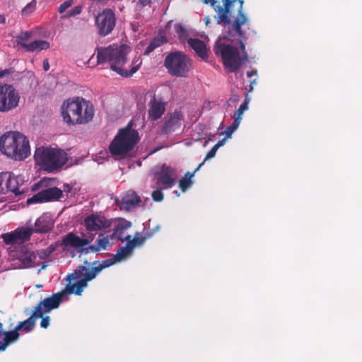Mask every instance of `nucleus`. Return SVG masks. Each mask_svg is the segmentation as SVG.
<instances>
[{
  "instance_id": "f257e3e1",
  "label": "nucleus",
  "mask_w": 362,
  "mask_h": 362,
  "mask_svg": "<svg viewBox=\"0 0 362 362\" xmlns=\"http://www.w3.org/2000/svg\"><path fill=\"white\" fill-rule=\"evenodd\" d=\"M129 47L124 44L110 45L105 47L97 48V62L98 64L108 63L110 69L119 75L127 78L132 76L139 69V64L132 66L129 71L122 68L127 63Z\"/></svg>"
},
{
  "instance_id": "f03ea898",
  "label": "nucleus",
  "mask_w": 362,
  "mask_h": 362,
  "mask_svg": "<svg viewBox=\"0 0 362 362\" xmlns=\"http://www.w3.org/2000/svg\"><path fill=\"white\" fill-rule=\"evenodd\" d=\"M95 114L93 104L83 98L66 100L62 106L64 121L69 124H83L91 121Z\"/></svg>"
},
{
  "instance_id": "7ed1b4c3",
  "label": "nucleus",
  "mask_w": 362,
  "mask_h": 362,
  "mask_svg": "<svg viewBox=\"0 0 362 362\" xmlns=\"http://www.w3.org/2000/svg\"><path fill=\"white\" fill-rule=\"evenodd\" d=\"M244 0H238V7L237 8V16L232 21L230 19L231 14H228V21L217 23L218 24L224 25V36L223 38L228 40H238L241 54H247L245 50V46L243 40H246V29H250V21L246 15L243 13Z\"/></svg>"
},
{
  "instance_id": "20e7f679",
  "label": "nucleus",
  "mask_w": 362,
  "mask_h": 362,
  "mask_svg": "<svg viewBox=\"0 0 362 362\" xmlns=\"http://www.w3.org/2000/svg\"><path fill=\"white\" fill-rule=\"evenodd\" d=\"M0 150L16 160H25L30 155L28 139L18 132H9L1 136Z\"/></svg>"
},
{
  "instance_id": "39448f33",
  "label": "nucleus",
  "mask_w": 362,
  "mask_h": 362,
  "mask_svg": "<svg viewBox=\"0 0 362 362\" xmlns=\"http://www.w3.org/2000/svg\"><path fill=\"white\" fill-rule=\"evenodd\" d=\"M34 158L37 165L49 173L62 168L68 160L67 153L64 150L51 146L37 148Z\"/></svg>"
},
{
  "instance_id": "423d86ee",
  "label": "nucleus",
  "mask_w": 362,
  "mask_h": 362,
  "mask_svg": "<svg viewBox=\"0 0 362 362\" xmlns=\"http://www.w3.org/2000/svg\"><path fill=\"white\" fill-rule=\"evenodd\" d=\"M214 51L216 56L221 57L224 67L230 72L239 70L248 59L247 54L240 55L237 48L225 43L221 38L216 42Z\"/></svg>"
},
{
  "instance_id": "0eeeda50",
  "label": "nucleus",
  "mask_w": 362,
  "mask_h": 362,
  "mask_svg": "<svg viewBox=\"0 0 362 362\" xmlns=\"http://www.w3.org/2000/svg\"><path fill=\"white\" fill-rule=\"evenodd\" d=\"M139 141L137 131L132 128L130 123L119 130L109 146V151L115 156H124L131 151Z\"/></svg>"
},
{
  "instance_id": "6e6552de",
  "label": "nucleus",
  "mask_w": 362,
  "mask_h": 362,
  "mask_svg": "<svg viewBox=\"0 0 362 362\" xmlns=\"http://www.w3.org/2000/svg\"><path fill=\"white\" fill-rule=\"evenodd\" d=\"M50 181L49 178H43L32 186L31 191L37 192L27 199L28 205L55 202L62 197L63 190L49 187Z\"/></svg>"
},
{
  "instance_id": "1a4fd4ad",
  "label": "nucleus",
  "mask_w": 362,
  "mask_h": 362,
  "mask_svg": "<svg viewBox=\"0 0 362 362\" xmlns=\"http://www.w3.org/2000/svg\"><path fill=\"white\" fill-rule=\"evenodd\" d=\"M164 66L168 73L176 77H186L191 69V59L185 53L171 52L165 57Z\"/></svg>"
},
{
  "instance_id": "9d476101",
  "label": "nucleus",
  "mask_w": 362,
  "mask_h": 362,
  "mask_svg": "<svg viewBox=\"0 0 362 362\" xmlns=\"http://www.w3.org/2000/svg\"><path fill=\"white\" fill-rule=\"evenodd\" d=\"M108 264L110 263H105L103 260L102 262L94 261L92 263L86 260L83 265L78 266L74 273L67 276L66 279L71 282V280L78 278L86 281V283L88 284V281L94 279L102 270L107 268Z\"/></svg>"
},
{
  "instance_id": "9b49d317",
  "label": "nucleus",
  "mask_w": 362,
  "mask_h": 362,
  "mask_svg": "<svg viewBox=\"0 0 362 362\" xmlns=\"http://www.w3.org/2000/svg\"><path fill=\"white\" fill-rule=\"evenodd\" d=\"M20 95L13 85L0 83V112H8L16 108Z\"/></svg>"
},
{
  "instance_id": "f8f14e48",
  "label": "nucleus",
  "mask_w": 362,
  "mask_h": 362,
  "mask_svg": "<svg viewBox=\"0 0 362 362\" xmlns=\"http://www.w3.org/2000/svg\"><path fill=\"white\" fill-rule=\"evenodd\" d=\"M117 18L112 9L105 8L95 17V25L100 37L110 35L116 26Z\"/></svg>"
},
{
  "instance_id": "ddd939ff",
  "label": "nucleus",
  "mask_w": 362,
  "mask_h": 362,
  "mask_svg": "<svg viewBox=\"0 0 362 362\" xmlns=\"http://www.w3.org/2000/svg\"><path fill=\"white\" fill-rule=\"evenodd\" d=\"M156 184L162 189L172 188L177 179V170L175 168L163 164L159 171L156 173Z\"/></svg>"
},
{
  "instance_id": "4468645a",
  "label": "nucleus",
  "mask_w": 362,
  "mask_h": 362,
  "mask_svg": "<svg viewBox=\"0 0 362 362\" xmlns=\"http://www.w3.org/2000/svg\"><path fill=\"white\" fill-rule=\"evenodd\" d=\"M182 119L183 115L180 111L175 110L173 112L167 113L161 121L160 134L168 135L179 129Z\"/></svg>"
},
{
  "instance_id": "2eb2a0df",
  "label": "nucleus",
  "mask_w": 362,
  "mask_h": 362,
  "mask_svg": "<svg viewBox=\"0 0 362 362\" xmlns=\"http://www.w3.org/2000/svg\"><path fill=\"white\" fill-rule=\"evenodd\" d=\"M64 295V292H59L40 301L33 310L35 312V315H37L39 317H42V315L45 313H47L51 310L59 308L62 302Z\"/></svg>"
},
{
  "instance_id": "dca6fc26",
  "label": "nucleus",
  "mask_w": 362,
  "mask_h": 362,
  "mask_svg": "<svg viewBox=\"0 0 362 362\" xmlns=\"http://www.w3.org/2000/svg\"><path fill=\"white\" fill-rule=\"evenodd\" d=\"M205 4L210 3L211 6L214 8L216 14L214 16V18L217 23L223 21H228V14H231L233 11L232 7L235 3H238V0H222L223 4L220 5V3L216 0H204Z\"/></svg>"
},
{
  "instance_id": "f3484780",
  "label": "nucleus",
  "mask_w": 362,
  "mask_h": 362,
  "mask_svg": "<svg viewBox=\"0 0 362 362\" xmlns=\"http://www.w3.org/2000/svg\"><path fill=\"white\" fill-rule=\"evenodd\" d=\"M33 233V228L21 227L3 234L2 238L6 245L21 244L29 240Z\"/></svg>"
},
{
  "instance_id": "a211bd4d",
  "label": "nucleus",
  "mask_w": 362,
  "mask_h": 362,
  "mask_svg": "<svg viewBox=\"0 0 362 362\" xmlns=\"http://www.w3.org/2000/svg\"><path fill=\"white\" fill-rule=\"evenodd\" d=\"M112 222L104 216L98 214H92L84 218V226L88 231H98L108 228Z\"/></svg>"
},
{
  "instance_id": "6ab92c4d",
  "label": "nucleus",
  "mask_w": 362,
  "mask_h": 362,
  "mask_svg": "<svg viewBox=\"0 0 362 362\" xmlns=\"http://www.w3.org/2000/svg\"><path fill=\"white\" fill-rule=\"evenodd\" d=\"M24 177L23 175H15L12 172L8 173L7 193L12 192L16 196L22 195L28 189L24 187Z\"/></svg>"
},
{
  "instance_id": "aec40b11",
  "label": "nucleus",
  "mask_w": 362,
  "mask_h": 362,
  "mask_svg": "<svg viewBox=\"0 0 362 362\" xmlns=\"http://www.w3.org/2000/svg\"><path fill=\"white\" fill-rule=\"evenodd\" d=\"M148 107V116L151 121H156L161 118L165 111V103L161 98H158L155 94H153Z\"/></svg>"
},
{
  "instance_id": "412c9836",
  "label": "nucleus",
  "mask_w": 362,
  "mask_h": 362,
  "mask_svg": "<svg viewBox=\"0 0 362 362\" xmlns=\"http://www.w3.org/2000/svg\"><path fill=\"white\" fill-rule=\"evenodd\" d=\"M89 243L88 239L80 238L73 232H70L62 238L60 242V246L64 247V250L67 247L81 248L83 250V247L89 245Z\"/></svg>"
},
{
  "instance_id": "4be33fe9",
  "label": "nucleus",
  "mask_w": 362,
  "mask_h": 362,
  "mask_svg": "<svg viewBox=\"0 0 362 362\" xmlns=\"http://www.w3.org/2000/svg\"><path fill=\"white\" fill-rule=\"evenodd\" d=\"M132 251L133 248L127 242V245L125 247H119L115 255H111V258L104 259L103 261L105 263H110V264H108L109 267L113 265L115 263L121 262L122 260L124 259L127 257L132 254Z\"/></svg>"
},
{
  "instance_id": "5701e85b",
  "label": "nucleus",
  "mask_w": 362,
  "mask_h": 362,
  "mask_svg": "<svg viewBox=\"0 0 362 362\" xmlns=\"http://www.w3.org/2000/svg\"><path fill=\"white\" fill-rule=\"evenodd\" d=\"M112 240V236L110 235H105L103 233H100L98 238L96 240V245H90L88 248L86 249V253H88L90 251L92 252H98L101 250H106L110 246V240Z\"/></svg>"
},
{
  "instance_id": "b1692460",
  "label": "nucleus",
  "mask_w": 362,
  "mask_h": 362,
  "mask_svg": "<svg viewBox=\"0 0 362 362\" xmlns=\"http://www.w3.org/2000/svg\"><path fill=\"white\" fill-rule=\"evenodd\" d=\"M139 202H141V199L136 194L131 197H124L121 200L117 199L115 200V204L120 208V209L125 210L127 211L136 206Z\"/></svg>"
},
{
  "instance_id": "393cba45",
  "label": "nucleus",
  "mask_w": 362,
  "mask_h": 362,
  "mask_svg": "<svg viewBox=\"0 0 362 362\" xmlns=\"http://www.w3.org/2000/svg\"><path fill=\"white\" fill-rule=\"evenodd\" d=\"M37 255L34 252L29 251L26 248L23 249V252L19 254L18 259L24 268L35 267L38 265L35 262Z\"/></svg>"
},
{
  "instance_id": "a878e982",
  "label": "nucleus",
  "mask_w": 362,
  "mask_h": 362,
  "mask_svg": "<svg viewBox=\"0 0 362 362\" xmlns=\"http://www.w3.org/2000/svg\"><path fill=\"white\" fill-rule=\"evenodd\" d=\"M132 222L126 219H121L118 223L115 226L113 229V233L110 234L112 239L117 238L121 241L126 240V236H124V231L132 227Z\"/></svg>"
},
{
  "instance_id": "bb28decb",
  "label": "nucleus",
  "mask_w": 362,
  "mask_h": 362,
  "mask_svg": "<svg viewBox=\"0 0 362 362\" xmlns=\"http://www.w3.org/2000/svg\"><path fill=\"white\" fill-rule=\"evenodd\" d=\"M52 227L50 218L46 215H42L36 220L33 230L34 233H45L51 230Z\"/></svg>"
},
{
  "instance_id": "cd10ccee",
  "label": "nucleus",
  "mask_w": 362,
  "mask_h": 362,
  "mask_svg": "<svg viewBox=\"0 0 362 362\" xmlns=\"http://www.w3.org/2000/svg\"><path fill=\"white\" fill-rule=\"evenodd\" d=\"M187 43L199 57L202 59L207 58L208 50L205 43L202 40L197 38H189Z\"/></svg>"
},
{
  "instance_id": "c85d7f7f",
  "label": "nucleus",
  "mask_w": 362,
  "mask_h": 362,
  "mask_svg": "<svg viewBox=\"0 0 362 362\" xmlns=\"http://www.w3.org/2000/svg\"><path fill=\"white\" fill-rule=\"evenodd\" d=\"M203 165L204 162H202L192 173L187 172L179 180V187L182 192H185L192 185V177Z\"/></svg>"
},
{
  "instance_id": "c756f323",
  "label": "nucleus",
  "mask_w": 362,
  "mask_h": 362,
  "mask_svg": "<svg viewBox=\"0 0 362 362\" xmlns=\"http://www.w3.org/2000/svg\"><path fill=\"white\" fill-rule=\"evenodd\" d=\"M0 335H4V339L0 341V346L4 351L9 344L16 341L20 337V334L16 329L8 332H0Z\"/></svg>"
},
{
  "instance_id": "7c9ffc66",
  "label": "nucleus",
  "mask_w": 362,
  "mask_h": 362,
  "mask_svg": "<svg viewBox=\"0 0 362 362\" xmlns=\"http://www.w3.org/2000/svg\"><path fill=\"white\" fill-rule=\"evenodd\" d=\"M39 318L37 315H35V312L33 311L31 316L27 320L20 322L19 324L15 327L17 332H31L35 325L36 319Z\"/></svg>"
},
{
  "instance_id": "2f4dec72",
  "label": "nucleus",
  "mask_w": 362,
  "mask_h": 362,
  "mask_svg": "<svg viewBox=\"0 0 362 362\" xmlns=\"http://www.w3.org/2000/svg\"><path fill=\"white\" fill-rule=\"evenodd\" d=\"M25 47H26V52H38L49 49V43L46 40H37L28 43Z\"/></svg>"
},
{
  "instance_id": "473e14b6",
  "label": "nucleus",
  "mask_w": 362,
  "mask_h": 362,
  "mask_svg": "<svg viewBox=\"0 0 362 362\" xmlns=\"http://www.w3.org/2000/svg\"><path fill=\"white\" fill-rule=\"evenodd\" d=\"M87 285L88 284L86 283V281H82L81 279H79L75 284H68L65 286L64 292L69 294L74 293L76 295L80 296L83 292V288L86 287Z\"/></svg>"
},
{
  "instance_id": "72a5a7b5",
  "label": "nucleus",
  "mask_w": 362,
  "mask_h": 362,
  "mask_svg": "<svg viewBox=\"0 0 362 362\" xmlns=\"http://www.w3.org/2000/svg\"><path fill=\"white\" fill-rule=\"evenodd\" d=\"M167 42V39L164 35H158L155 37L150 42L148 46L144 51V54L148 55L152 52L156 48L160 47L164 43Z\"/></svg>"
},
{
  "instance_id": "f704fd0d",
  "label": "nucleus",
  "mask_w": 362,
  "mask_h": 362,
  "mask_svg": "<svg viewBox=\"0 0 362 362\" xmlns=\"http://www.w3.org/2000/svg\"><path fill=\"white\" fill-rule=\"evenodd\" d=\"M250 99L249 96L246 94L244 102L235 112L234 120H237L238 122L240 123L244 112L248 109V103H250Z\"/></svg>"
},
{
  "instance_id": "c9c22d12",
  "label": "nucleus",
  "mask_w": 362,
  "mask_h": 362,
  "mask_svg": "<svg viewBox=\"0 0 362 362\" xmlns=\"http://www.w3.org/2000/svg\"><path fill=\"white\" fill-rule=\"evenodd\" d=\"M32 37V33L29 31L21 32L18 36L16 37V42L17 45L21 46L25 51H26V47L25 45H28V43L26 42Z\"/></svg>"
},
{
  "instance_id": "e433bc0d",
  "label": "nucleus",
  "mask_w": 362,
  "mask_h": 362,
  "mask_svg": "<svg viewBox=\"0 0 362 362\" xmlns=\"http://www.w3.org/2000/svg\"><path fill=\"white\" fill-rule=\"evenodd\" d=\"M174 30L180 40L184 41L187 39L188 36L187 31L181 23L175 24Z\"/></svg>"
},
{
  "instance_id": "4c0bfd02",
  "label": "nucleus",
  "mask_w": 362,
  "mask_h": 362,
  "mask_svg": "<svg viewBox=\"0 0 362 362\" xmlns=\"http://www.w3.org/2000/svg\"><path fill=\"white\" fill-rule=\"evenodd\" d=\"M146 240V237L135 236L133 239H132V236L130 235H126L127 242L131 245V247L133 249L136 246H139V245H143Z\"/></svg>"
},
{
  "instance_id": "58836bf2",
  "label": "nucleus",
  "mask_w": 362,
  "mask_h": 362,
  "mask_svg": "<svg viewBox=\"0 0 362 362\" xmlns=\"http://www.w3.org/2000/svg\"><path fill=\"white\" fill-rule=\"evenodd\" d=\"M8 172L0 173V194L7 193L6 184L8 179Z\"/></svg>"
},
{
  "instance_id": "ea45409f",
  "label": "nucleus",
  "mask_w": 362,
  "mask_h": 362,
  "mask_svg": "<svg viewBox=\"0 0 362 362\" xmlns=\"http://www.w3.org/2000/svg\"><path fill=\"white\" fill-rule=\"evenodd\" d=\"M36 8V1L33 0L28 3L21 11V15L23 16H28L35 11Z\"/></svg>"
},
{
  "instance_id": "a19ab883",
  "label": "nucleus",
  "mask_w": 362,
  "mask_h": 362,
  "mask_svg": "<svg viewBox=\"0 0 362 362\" xmlns=\"http://www.w3.org/2000/svg\"><path fill=\"white\" fill-rule=\"evenodd\" d=\"M240 125V123L238 122L237 120H234L232 124L228 126L223 132L221 133V134H225L226 138H230L232 135V134L236 130V129Z\"/></svg>"
},
{
  "instance_id": "79ce46f5",
  "label": "nucleus",
  "mask_w": 362,
  "mask_h": 362,
  "mask_svg": "<svg viewBox=\"0 0 362 362\" xmlns=\"http://www.w3.org/2000/svg\"><path fill=\"white\" fill-rule=\"evenodd\" d=\"M151 197L155 202H161L163 199L162 188L153 190L152 192Z\"/></svg>"
},
{
  "instance_id": "37998d69",
  "label": "nucleus",
  "mask_w": 362,
  "mask_h": 362,
  "mask_svg": "<svg viewBox=\"0 0 362 362\" xmlns=\"http://www.w3.org/2000/svg\"><path fill=\"white\" fill-rule=\"evenodd\" d=\"M73 0H67L63 2L58 8L59 13H64L68 8H69L73 4Z\"/></svg>"
},
{
  "instance_id": "c03bdc74",
  "label": "nucleus",
  "mask_w": 362,
  "mask_h": 362,
  "mask_svg": "<svg viewBox=\"0 0 362 362\" xmlns=\"http://www.w3.org/2000/svg\"><path fill=\"white\" fill-rule=\"evenodd\" d=\"M37 255L39 256L40 259H46L51 255V254L48 252L46 248L37 251Z\"/></svg>"
},
{
  "instance_id": "a18cd8bd",
  "label": "nucleus",
  "mask_w": 362,
  "mask_h": 362,
  "mask_svg": "<svg viewBox=\"0 0 362 362\" xmlns=\"http://www.w3.org/2000/svg\"><path fill=\"white\" fill-rule=\"evenodd\" d=\"M82 11V7L81 6H76L69 11V16L78 15Z\"/></svg>"
},
{
  "instance_id": "49530a36",
  "label": "nucleus",
  "mask_w": 362,
  "mask_h": 362,
  "mask_svg": "<svg viewBox=\"0 0 362 362\" xmlns=\"http://www.w3.org/2000/svg\"><path fill=\"white\" fill-rule=\"evenodd\" d=\"M217 150L218 149L216 148L215 146H214L211 148V149L207 153L204 160L202 162H204V163L206 160L214 157L216 153Z\"/></svg>"
},
{
  "instance_id": "de8ad7c7",
  "label": "nucleus",
  "mask_w": 362,
  "mask_h": 362,
  "mask_svg": "<svg viewBox=\"0 0 362 362\" xmlns=\"http://www.w3.org/2000/svg\"><path fill=\"white\" fill-rule=\"evenodd\" d=\"M41 318H42V320L40 322V327L44 329L47 328L49 325V321H50L49 316H45V317L42 316V317H41Z\"/></svg>"
},
{
  "instance_id": "09e8293b",
  "label": "nucleus",
  "mask_w": 362,
  "mask_h": 362,
  "mask_svg": "<svg viewBox=\"0 0 362 362\" xmlns=\"http://www.w3.org/2000/svg\"><path fill=\"white\" fill-rule=\"evenodd\" d=\"M58 246H60V243L57 242L54 244L50 245L49 247L46 248V250L48 251L49 254L52 255V253H53L56 250V248Z\"/></svg>"
},
{
  "instance_id": "8fccbe9b",
  "label": "nucleus",
  "mask_w": 362,
  "mask_h": 362,
  "mask_svg": "<svg viewBox=\"0 0 362 362\" xmlns=\"http://www.w3.org/2000/svg\"><path fill=\"white\" fill-rule=\"evenodd\" d=\"M151 0H137V3L139 4L142 6H146L150 4Z\"/></svg>"
},
{
  "instance_id": "3c124183",
  "label": "nucleus",
  "mask_w": 362,
  "mask_h": 362,
  "mask_svg": "<svg viewBox=\"0 0 362 362\" xmlns=\"http://www.w3.org/2000/svg\"><path fill=\"white\" fill-rule=\"evenodd\" d=\"M43 69L45 71H47L49 69V64L47 59H44L43 61Z\"/></svg>"
},
{
  "instance_id": "603ef678",
  "label": "nucleus",
  "mask_w": 362,
  "mask_h": 362,
  "mask_svg": "<svg viewBox=\"0 0 362 362\" xmlns=\"http://www.w3.org/2000/svg\"><path fill=\"white\" fill-rule=\"evenodd\" d=\"M11 71L10 69H4L0 71V78H3L4 76L11 74Z\"/></svg>"
},
{
  "instance_id": "864d4df0",
  "label": "nucleus",
  "mask_w": 362,
  "mask_h": 362,
  "mask_svg": "<svg viewBox=\"0 0 362 362\" xmlns=\"http://www.w3.org/2000/svg\"><path fill=\"white\" fill-rule=\"evenodd\" d=\"M226 140V138H224L221 141H218V143L214 145L215 148L218 149L219 147L223 146L225 144Z\"/></svg>"
},
{
  "instance_id": "5fc2aeb1",
  "label": "nucleus",
  "mask_w": 362,
  "mask_h": 362,
  "mask_svg": "<svg viewBox=\"0 0 362 362\" xmlns=\"http://www.w3.org/2000/svg\"><path fill=\"white\" fill-rule=\"evenodd\" d=\"M257 70H251L250 71H247V76L250 78L252 76H257Z\"/></svg>"
},
{
  "instance_id": "6e6d98bb",
  "label": "nucleus",
  "mask_w": 362,
  "mask_h": 362,
  "mask_svg": "<svg viewBox=\"0 0 362 362\" xmlns=\"http://www.w3.org/2000/svg\"><path fill=\"white\" fill-rule=\"evenodd\" d=\"M71 189V187L68 184L64 185V191L66 192H69Z\"/></svg>"
},
{
  "instance_id": "4d7b16f0",
  "label": "nucleus",
  "mask_w": 362,
  "mask_h": 362,
  "mask_svg": "<svg viewBox=\"0 0 362 362\" xmlns=\"http://www.w3.org/2000/svg\"><path fill=\"white\" fill-rule=\"evenodd\" d=\"M0 23L1 24L6 23V17L4 15H0Z\"/></svg>"
},
{
  "instance_id": "13d9d810",
  "label": "nucleus",
  "mask_w": 362,
  "mask_h": 362,
  "mask_svg": "<svg viewBox=\"0 0 362 362\" xmlns=\"http://www.w3.org/2000/svg\"><path fill=\"white\" fill-rule=\"evenodd\" d=\"M256 84V79H253L252 81H250V90L252 91L253 90V86Z\"/></svg>"
},
{
  "instance_id": "bf43d9fd",
  "label": "nucleus",
  "mask_w": 362,
  "mask_h": 362,
  "mask_svg": "<svg viewBox=\"0 0 362 362\" xmlns=\"http://www.w3.org/2000/svg\"><path fill=\"white\" fill-rule=\"evenodd\" d=\"M204 21H205L206 25H208L210 23L209 17H206L204 18Z\"/></svg>"
},
{
  "instance_id": "052dcab7",
  "label": "nucleus",
  "mask_w": 362,
  "mask_h": 362,
  "mask_svg": "<svg viewBox=\"0 0 362 362\" xmlns=\"http://www.w3.org/2000/svg\"><path fill=\"white\" fill-rule=\"evenodd\" d=\"M45 267H46V265H45V264H44V265L42 267L41 269H45Z\"/></svg>"
},
{
  "instance_id": "680f3d73",
  "label": "nucleus",
  "mask_w": 362,
  "mask_h": 362,
  "mask_svg": "<svg viewBox=\"0 0 362 362\" xmlns=\"http://www.w3.org/2000/svg\"><path fill=\"white\" fill-rule=\"evenodd\" d=\"M37 287L40 288V287H42V285H37Z\"/></svg>"
},
{
  "instance_id": "e2e57ef3",
  "label": "nucleus",
  "mask_w": 362,
  "mask_h": 362,
  "mask_svg": "<svg viewBox=\"0 0 362 362\" xmlns=\"http://www.w3.org/2000/svg\"><path fill=\"white\" fill-rule=\"evenodd\" d=\"M3 325L0 322V327H2Z\"/></svg>"
}]
</instances>
